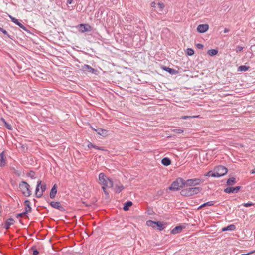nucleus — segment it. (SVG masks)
<instances>
[{"instance_id": "obj_36", "label": "nucleus", "mask_w": 255, "mask_h": 255, "mask_svg": "<svg viewBox=\"0 0 255 255\" xmlns=\"http://www.w3.org/2000/svg\"><path fill=\"white\" fill-rule=\"evenodd\" d=\"M18 26H19L21 28H22L23 30L27 31L28 33L30 32V31L27 29V28L21 23H20Z\"/></svg>"}, {"instance_id": "obj_44", "label": "nucleus", "mask_w": 255, "mask_h": 255, "mask_svg": "<svg viewBox=\"0 0 255 255\" xmlns=\"http://www.w3.org/2000/svg\"><path fill=\"white\" fill-rule=\"evenodd\" d=\"M196 47L199 49H202L203 48V45L202 44L198 43L196 44Z\"/></svg>"}, {"instance_id": "obj_16", "label": "nucleus", "mask_w": 255, "mask_h": 255, "mask_svg": "<svg viewBox=\"0 0 255 255\" xmlns=\"http://www.w3.org/2000/svg\"><path fill=\"white\" fill-rule=\"evenodd\" d=\"M99 135L106 136L108 135V130L102 128L93 129Z\"/></svg>"}, {"instance_id": "obj_28", "label": "nucleus", "mask_w": 255, "mask_h": 255, "mask_svg": "<svg viewBox=\"0 0 255 255\" xmlns=\"http://www.w3.org/2000/svg\"><path fill=\"white\" fill-rule=\"evenodd\" d=\"M249 66H247L246 65H241L238 68L237 71L239 72L247 71L249 69Z\"/></svg>"}, {"instance_id": "obj_45", "label": "nucleus", "mask_w": 255, "mask_h": 255, "mask_svg": "<svg viewBox=\"0 0 255 255\" xmlns=\"http://www.w3.org/2000/svg\"><path fill=\"white\" fill-rule=\"evenodd\" d=\"M87 147L89 148H94L95 147V145L93 144L91 142H89V143L87 145Z\"/></svg>"}, {"instance_id": "obj_17", "label": "nucleus", "mask_w": 255, "mask_h": 255, "mask_svg": "<svg viewBox=\"0 0 255 255\" xmlns=\"http://www.w3.org/2000/svg\"><path fill=\"white\" fill-rule=\"evenodd\" d=\"M14 222H15V221L13 218H8L5 221L4 228L5 229H6V230L8 229L9 228L10 226L11 225H13L14 224Z\"/></svg>"}, {"instance_id": "obj_40", "label": "nucleus", "mask_w": 255, "mask_h": 255, "mask_svg": "<svg viewBox=\"0 0 255 255\" xmlns=\"http://www.w3.org/2000/svg\"><path fill=\"white\" fill-rule=\"evenodd\" d=\"M26 214H27V213H25V211H24V212H23L22 213L17 214L16 215V217L17 218L22 217L24 215H26Z\"/></svg>"}, {"instance_id": "obj_37", "label": "nucleus", "mask_w": 255, "mask_h": 255, "mask_svg": "<svg viewBox=\"0 0 255 255\" xmlns=\"http://www.w3.org/2000/svg\"><path fill=\"white\" fill-rule=\"evenodd\" d=\"M254 205V203H252L251 202H249L248 203H244L243 204V206H244V207H250V206H253Z\"/></svg>"}, {"instance_id": "obj_33", "label": "nucleus", "mask_w": 255, "mask_h": 255, "mask_svg": "<svg viewBox=\"0 0 255 255\" xmlns=\"http://www.w3.org/2000/svg\"><path fill=\"white\" fill-rule=\"evenodd\" d=\"M9 17L11 19V20L14 23L17 25H18L20 23L18 19L15 18V17H12V16L9 15Z\"/></svg>"}, {"instance_id": "obj_9", "label": "nucleus", "mask_w": 255, "mask_h": 255, "mask_svg": "<svg viewBox=\"0 0 255 255\" xmlns=\"http://www.w3.org/2000/svg\"><path fill=\"white\" fill-rule=\"evenodd\" d=\"M77 27L81 33L90 32L92 30V26L88 24H80Z\"/></svg>"}, {"instance_id": "obj_31", "label": "nucleus", "mask_w": 255, "mask_h": 255, "mask_svg": "<svg viewBox=\"0 0 255 255\" xmlns=\"http://www.w3.org/2000/svg\"><path fill=\"white\" fill-rule=\"evenodd\" d=\"M0 31L1 32H2L4 35H7V36L11 39H13V38L8 34V32L5 30L3 28H1V27H0Z\"/></svg>"}, {"instance_id": "obj_48", "label": "nucleus", "mask_w": 255, "mask_h": 255, "mask_svg": "<svg viewBox=\"0 0 255 255\" xmlns=\"http://www.w3.org/2000/svg\"><path fill=\"white\" fill-rule=\"evenodd\" d=\"M230 31V30L228 28H225L224 30V33H227L229 31Z\"/></svg>"}, {"instance_id": "obj_25", "label": "nucleus", "mask_w": 255, "mask_h": 255, "mask_svg": "<svg viewBox=\"0 0 255 255\" xmlns=\"http://www.w3.org/2000/svg\"><path fill=\"white\" fill-rule=\"evenodd\" d=\"M236 229V226L234 224H231L230 225L227 226V227H224L222 228L223 231H234Z\"/></svg>"}, {"instance_id": "obj_29", "label": "nucleus", "mask_w": 255, "mask_h": 255, "mask_svg": "<svg viewBox=\"0 0 255 255\" xmlns=\"http://www.w3.org/2000/svg\"><path fill=\"white\" fill-rule=\"evenodd\" d=\"M218 51L217 49H210L209 50L207 53L210 56H213L217 54Z\"/></svg>"}, {"instance_id": "obj_15", "label": "nucleus", "mask_w": 255, "mask_h": 255, "mask_svg": "<svg viewBox=\"0 0 255 255\" xmlns=\"http://www.w3.org/2000/svg\"><path fill=\"white\" fill-rule=\"evenodd\" d=\"M57 185L56 184H55L52 187L50 192V194H49V196L51 199L55 198L56 195L57 194Z\"/></svg>"}, {"instance_id": "obj_35", "label": "nucleus", "mask_w": 255, "mask_h": 255, "mask_svg": "<svg viewBox=\"0 0 255 255\" xmlns=\"http://www.w3.org/2000/svg\"><path fill=\"white\" fill-rule=\"evenodd\" d=\"M194 54V51L192 48H188L187 49V54L189 56H192Z\"/></svg>"}, {"instance_id": "obj_34", "label": "nucleus", "mask_w": 255, "mask_h": 255, "mask_svg": "<svg viewBox=\"0 0 255 255\" xmlns=\"http://www.w3.org/2000/svg\"><path fill=\"white\" fill-rule=\"evenodd\" d=\"M31 250L32 251V254L33 255H38L39 254V251L37 250L36 247L33 246L31 247Z\"/></svg>"}, {"instance_id": "obj_51", "label": "nucleus", "mask_w": 255, "mask_h": 255, "mask_svg": "<svg viewBox=\"0 0 255 255\" xmlns=\"http://www.w3.org/2000/svg\"><path fill=\"white\" fill-rule=\"evenodd\" d=\"M253 253V252H250L249 253H247V254H241V255H249L250 254Z\"/></svg>"}, {"instance_id": "obj_43", "label": "nucleus", "mask_w": 255, "mask_h": 255, "mask_svg": "<svg viewBox=\"0 0 255 255\" xmlns=\"http://www.w3.org/2000/svg\"><path fill=\"white\" fill-rule=\"evenodd\" d=\"M106 187H102V189L103 190V191H104L105 194L106 195V196L107 197H109V193L106 189Z\"/></svg>"}, {"instance_id": "obj_21", "label": "nucleus", "mask_w": 255, "mask_h": 255, "mask_svg": "<svg viewBox=\"0 0 255 255\" xmlns=\"http://www.w3.org/2000/svg\"><path fill=\"white\" fill-rule=\"evenodd\" d=\"M161 163L165 166H167L171 164V160L168 157H164L161 160Z\"/></svg>"}, {"instance_id": "obj_50", "label": "nucleus", "mask_w": 255, "mask_h": 255, "mask_svg": "<svg viewBox=\"0 0 255 255\" xmlns=\"http://www.w3.org/2000/svg\"><path fill=\"white\" fill-rule=\"evenodd\" d=\"M1 121H2L4 122V124H5V123H6V122L5 121V120H4V118H1Z\"/></svg>"}, {"instance_id": "obj_27", "label": "nucleus", "mask_w": 255, "mask_h": 255, "mask_svg": "<svg viewBox=\"0 0 255 255\" xmlns=\"http://www.w3.org/2000/svg\"><path fill=\"white\" fill-rule=\"evenodd\" d=\"M164 7V4L163 3L158 2L157 4V12L160 13L162 11Z\"/></svg>"}, {"instance_id": "obj_46", "label": "nucleus", "mask_w": 255, "mask_h": 255, "mask_svg": "<svg viewBox=\"0 0 255 255\" xmlns=\"http://www.w3.org/2000/svg\"><path fill=\"white\" fill-rule=\"evenodd\" d=\"M157 4L155 1H153L151 3V6L153 8H156L157 7Z\"/></svg>"}, {"instance_id": "obj_49", "label": "nucleus", "mask_w": 255, "mask_h": 255, "mask_svg": "<svg viewBox=\"0 0 255 255\" xmlns=\"http://www.w3.org/2000/svg\"><path fill=\"white\" fill-rule=\"evenodd\" d=\"M73 1V0H67V3L68 4H71Z\"/></svg>"}, {"instance_id": "obj_5", "label": "nucleus", "mask_w": 255, "mask_h": 255, "mask_svg": "<svg viewBox=\"0 0 255 255\" xmlns=\"http://www.w3.org/2000/svg\"><path fill=\"white\" fill-rule=\"evenodd\" d=\"M46 190L45 183L42 184V181L39 180L37 182L35 189V195L37 198H40L43 195V193Z\"/></svg>"}, {"instance_id": "obj_53", "label": "nucleus", "mask_w": 255, "mask_h": 255, "mask_svg": "<svg viewBox=\"0 0 255 255\" xmlns=\"http://www.w3.org/2000/svg\"><path fill=\"white\" fill-rule=\"evenodd\" d=\"M19 222H20V223L21 224H23V223H22V222L21 220H19Z\"/></svg>"}, {"instance_id": "obj_41", "label": "nucleus", "mask_w": 255, "mask_h": 255, "mask_svg": "<svg viewBox=\"0 0 255 255\" xmlns=\"http://www.w3.org/2000/svg\"><path fill=\"white\" fill-rule=\"evenodd\" d=\"M243 49V47L240 46H238L236 48V52L238 53L242 51Z\"/></svg>"}, {"instance_id": "obj_30", "label": "nucleus", "mask_w": 255, "mask_h": 255, "mask_svg": "<svg viewBox=\"0 0 255 255\" xmlns=\"http://www.w3.org/2000/svg\"><path fill=\"white\" fill-rule=\"evenodd\" d=\"M27 176L30 177L31 179L35 178V173L33 171H30L27 174Z\"/></svg>"}, {"instance_id": "obj_42", "label": "nucleus", "mask_w": 255, "mask_h": 255, "mask_svg": "<svg viewBox=\"0 0 255 255\" xmlns=\"http://www.w3.org/2000/svg\"><path fill=\"white\" fill-rule=\"evenodd\" d=\"M5 126L6 127V128L9 129V130H12V126L10 124H8L7 123H5Z\"/></svg>"}, {"instance_id": "obj_3", "label": "nucleus", "mask_w": 255, "mask_h": 255, "mask_svg": "<svg viewBox=\"0 0 255 255\" xmlns=\"http://www.w3.org/2000/svg\"><path fill=\"white\" fill-rule=\"evenodd\" d=\"M185 186V180L182 178H178L173 181L169 187L171 191H178Z\"/></svg>"}, {"instance_id": "obj_18", "label": "nucleus", "mask_w": 255, "mask_h": 255, "mask_svg": "<svg viewBox=\"0 0 255 255\" xmlns=\"http://www.w3.org/2000/svg\"><path fill=\"white\" fill-rule=\"evenodd\" d=\"M163 69L172 75H175L179 73L178 71L169 67H164Z\"/></svg>"}, {"instance_id": "obj_13", "label": "nucleus", "mask_w": 255, "mask_h": 255, "mask_svg": "<svg viewBox=\"0 0 255 255\" xmlns=\"http://www.w3.org/2000/svg\"><path fill=\"white\" fill-rule=\"evenodd\" d=\"M84 72H88L90 73H95L97 70L88 65L85 64L82 67Z\"/></svg>"}, {"instance_id": "obj_2", "label": "nucleus", "mask_w": 255, "mask_h": 255, "mask_svg": "<svg viewBox=\"0 0 255 255\" xmlns=\"http://www.w3.org/2000/svg\"><path fill=\"white\" fill-rule=\"evenodd\" d=\"M99 180L100 183L103 185L102 187H107L108 188L113 187L114 183L112 180L105 175L104 173H101L99 175Z\"/></svg>"}, {"instance_id": "obj_8", "label": "nucleus", "mask_w": 255, "mask_h": 255, "mask_svg": "<svg viewBox=\"0 0 255 255\" xmlns=\"http://www.w3.org/2000/svg\"><path fill=\"white\" fill-rule=\"evenodd\" d=\"M146 224L148 226H152L153 228H155L156 226L157 227L159 231L163 230L165 228L163 224L160 221L148 220L147 221Z\"/></svg>"}, {"instance_id": "obj_38", "label": "nucleus", "mask_w": 255, "mask_h": 255, "mask_svg": "<svg viewBox=\"0 0 255 255\" xmlns=\"http://www.w3.org/2000/svg\"><path fill=\"white\" fill-rule=\"evenodd\" d=\"M173 131L175 133H182L183 132V130L181 129H175L173 130Z\"/></svg>"}, {"instance_id": "obj_14", "label": "nucleus", "mask_w": 255, "mask_h": 255, "mask_svg": "<svg viewBox=\"0 0 255 255\" xmlns=\"http://www.w3.org/2000/svg\"><path fill=\"white\" fill-rule=\"evenodd\" d=\"M185 228V226H182V225H178L174 227L173 229L171 231V234H177L180 233L182 230Z\"/></svg>"}, {"instance_id": "obj_26", "label": "nucleus", "mask_w": 255, "mask_h": 255, "mask_svg": "<svg viewBox=\"0 0 255 255\" xmlns=\"http://www.w3.org/2000/svg\"><path fill=\"white\" fill-rule=\"evenodd\" d=\"M214 203H215L214 201H209V202L204 203L198 207V210L201 209L202 208L206 207V206H213L214 205Z\"/></svg>"}, {"instance_id": "obj_11", "label": "nucleus", "mask_w": 255, "mask_h": 255, "mask_svg": "<svg viewBox=\"0 0 255 255\" xmlns=\"http://www.w3.org/2000/svg\"><path fill=\"white\" fill-rule=\"evenodd\" d=\"M50 205L52 208L57 209L60 211H65V208L61 205L60 203L58 201H51L50 203Z\"/></svg>"}, {"instance_id": "obj_4", "label": "nucleus", "mask_w": 255, "mask_h": 255, "mask_svg": "<svg viewBox=\"0 0 255 255\" xmlns=\"http://www.w3.org/2000/svg\"><path fill=\"white\" fill-rule=\"evenodd\" d=\"M19 187L22 194L26 197H29L32 192L30 190L29 184L25 181H22L19 185Z\"/></svg>"}, {"instance_id": "obj_12", "label": "nucleus", "mask_w": 255, "mask_h": 255, "mask_svg": "<svg viewBox=\"0 0 255 255\" xmlns=\"http://www.w3.org/2000/svg\"><path fill=\"white\" fill-rule=\"evenodd\" d=\"M209 28V25L207 24H200L198 26L197 31L200 33H203L206 32Z\"/></svg>"}, {"instance_id": "obj_52", "label": "nucleus", "mask_w": 255, "mask_h": 255, "mask_svg": "<svg viewBox=\"0 0 255 255\" xmlns=\"http://www.w3.org/2000/svg\"><path fill=\"white\" fill-rule=\"evenodd\" d=\"M251 173L252 174H255V168L252 171Z\"/></svg>"}, {"instance_id": "obj_7", "label": "nucleus", "mask_w": 255, "mask_h": 255, "mask_svg": "<svg viewBox=\"0 0 255 255\" xmlns=\"http://www.w3.org/2000/svg\"><path fill=\"white\" fill-rule=\"evenodd\" d=\"M203 181L200 178L189 179L185 180V186L193 187L200 184Z\"/></svg>"}, {"instance_id": "obj_1", "label": "nucleus", "mask_w": 255, "mask_h": 255, "mask_svg": "<svg viewBox=\"0 0 255 255\" xmlns=\"http://www.w3.org/2000/svg\"><path fill=\"white\" fill-rule=\"evenodd\" d=\"M200 187H190L181 190L180 194L185 197H190L197 194L202 191Z\"/></svg>"}, {"instance_id": "obj_20", "label": "nucleus", "mask_w": 255, "mask_h": 255, "mask_svg": "<svg viewBox=\"0 0 255 255\" xmlns=\"http://www.w3.org/2000/svg\"><path fill=\"white\" fill-rule=\"evenodd\" d=\"M6 165V160L4 157V153H0V166L3 167Z\"/></svg>"}, {"instance_id": "obj_47", "label": "nucleus", "mask_w": 255, "mask_h": 255, "mask_svg": "<svg viewBox=\"0 0 255 255\" xmlns=\"http://www.w3.org/2000/svg\"><path fill=\"white\" fill-rule=\"evenodd\" d=\"M94 148H95L97 150H102V151H104L105 150L101 147H99V146H96L95 145V147H94Z\"/></svg>"}, {"instance_id": "obj_10", "label": "nucleus", "mask_w": 255, "mask_h": 255, "mask_svg": "<svg viewBox=\"0 0 255 255\" xmlns=\"http://www.w3.org/2000/svg\"><path fill=\"white\" fill-rule=\"evenodd\" d=\"M241 188V186L228 187L224 189V191L227 193H237Z\"/></svg>"}, {"instance_id": "obj_32", "label": "nucleus", "mask_w": 255, "mask_h": 255, "mask_svg": "<svg viewBox=\"0 0 255 255\" xmlns=\"http://www.w3.org/2000/svg\"><path fill=\"white\" fill-rule=\"evenodd\" d=\"M206 176L208 177H216V175L215 172H213L212 171H209L205 175Z\"/></svg>"}, {"instance_id": "obj_19", "label": "nucleus", "mask_w": 255, "mask_h": 255, "mask_svg": "<svg viewBox=\"0 0 255 255\" xmlns=\"http://www.w3.org/2000/svg\"><path fill=\"white\" fill-rule=\"evenodd\" d=\"M24 205L25 206V213L30 212L32 210V208L30 206V202L28 200H26L24 202Z\"/></svg>"}, {"instance_id": "obj_24", "label": "nucleus", "mask_w": 255, "mask_h": 255, "mask_svg": "<svg viewBox=\"0 0 255 255\" xmlns=\"http://www.w3.org/2000/svg\"><path fill=\"white\" fill-rule=\"evenodd\" d=\"M132 205V202L130 201L125 202L124 204L123 210L124 211H128L130 206Z\"/></svg>"}, {"instance_id": "obj_39", "label": "nucleus", "mask_w": 255, "mask_h": 255, "mask_svg": "<svg viewBox=\"0 0 255 255\" xmlns=\"http://www.w3.org/2000/svg\"><path fill=\"white\" fill-rule=\"evenodd\" d=\"M198 116H183L181 117L182 119H186L188 118H196L198 117Z\"/></svg>"}, {"instance_id": "obj_6", "label": "nucleus", "mask_w": 255, "mask_h": 255, "mask_svg": "<svg viewBox=\"0 0 255 255\" xmlns=\"http://www.w3.org/2000/svg\"><path fill=\"white\" fill-rule=\"evenodd\" d=\"M216 177H220L225 175L228 172V169L225 166L219 165L214 169Z\"/></svg>"}, {"instance_id": "obj_23", "label": "nucleus", "mask_w": 255, "mask_h": 255, "mask_svg": "<svg viewBox=\"0 0 255 255\" xmlns=\"http://www.w3.org/2000/svg\"><path fill=\"white\" fill-rule=\"evenodd\" d=\"M113 188H114V191L117 193H120L122 190L124 189V187L122 185H116L114 187H113Z\"/></svg>"}, {"instance_id": "obj_22", "label": "nucleus", "mask_w": 255, "mask_h": 255, "mask_svg": "<svg viewBox=\"0 0 255 255\" xmlns=\"http://www.w3.org/2000/svg\"><path fill=\"white\" fill-rule=\"evenodd\" d=\"M236 183V179L235 177H232L227 179L226 183L228 186H232Z\"/></svg>"}]
</instances>
